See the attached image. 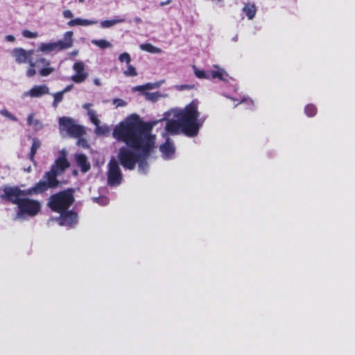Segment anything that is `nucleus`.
I'll use <instances>...</instances> for the list:
<instances>
[{
  "mask_svg": "<svg viewBox=\"0 0 355 355\" xmlns=\"http://www.w3.org/2000/svg\"><path fill=\"white\" fill-rule=\"evenodd\" d=\"M153 128V123L143 121L137 114L129 115L114 127L113 137L126 145L119 148L117 155L125 169L133 170L141 157L153 151L156 137L152 134Z\"/></svg>",
  "mask_w": 355,
  "mask_h": 355,
  "instance_id": "nucleus-1",
  "label": "nucleus"
},
{
  "mask_svg": "<svg viewBox=\"0 0 355 355\" xmlns=\"http://www.w3.org/2000/svg\"><path fill=\"white\" fill-rule=\"evenodd\" d=\"M175 116L177 119H169L166 123L165 130L171 135L183 133L189 137L198 135L207 116L200 118L198 103L193 101L180 110Z\"/></svg>",
  "mask_w": 355,
  "mask_h": 355,
  "instance_id": "nucleus-2",
  "label": "nucleus"
},
{
  "mask_svg": "<svg viewBox=\"0 0 355 355\" xmlns=\"http://www.w3.org/2000/svg\"><path fill=\"white\" fill-rule=\"evenodd\" d=\"M69 166L70 163L67 159V153L64 150H62L60 156L51 166V169L44 173L43 176L44 180L38 182V183L42 184L43 191L45 192L49 189H55L60 187V182L58 180V176L64 173Z\"/></svg>",
  "mask_w": 355,
  "mask_h": 355,
  "instance_id": "nucleus-3",
  "label": "nucleus"
},
{
  "mask_svg": "<svg viewBox=\"0 0 355 355\" xmlns=\"http://www.w3.org/2000/svg\"><path fill=\"white\" fill-rule=\"evenodd\" d=\"M42 183L37 182L32 187L23 190L17 186L5 185L1 189L3 193L0 194V199L18 205L21 200V196L38 195L44 193L42 190Z\"/></svg>",
  "mask_w": 355,
  "mask_h": 355,
  "instance_id": "nucleus-4",
  "label": "nucleus"
},
{
  "mask_svg": "<svg viewBox=\"0 0 355 355\" xmlns=\"http://www.w3.org/2000/svg\"><path fill=\"white\" fill-rule=\"evenodd\" d=\"M74 190L67 189L52 194L48 200L49 208L56 213L67 211L74 202Z\"/></svg>",
  "mask_w": 355,
  "mask_h": 355,
  "instance_id": "nucleus-5",
  "label": "nucleus"
},
{
  "mask_svg": "<svg viewBox=\"0 0 355 355\" xmlns=\"http://www.w3.org/2000/svg\"><path fill=\"white\" fill-rule=\"evenodd\" d=\"M17 212L15 219L25 216L33 217L37 216L41 211V203L37 200L29 198H22L17 205Z\"/></svg>",
  "mask_w": 355,
  "mask_h": 355,
  "instance_id": "nucleus-6",
  "label": "nucleus"
},
{
  "mask_svg": "<svg viewBox=\"0 0 355 355\" xmlns=\"http://www.w3.org/2000/svg\"><path fill=\"white\" fill-rule=\"evenodd\" d=\"M59 124L60 128L66 130L71 137L78 138L85 134L84 128L76 124L71 118L62 116L59 119Z\"/></svg>",
  "mask_w": 355,
  "mask_h": 355,
  "instance_id": "nucleus-7",
  "label": "nucleus"
},
{
  "mask_svg": "<svg viewBox=\"0 0 355 355\" xmlns=\"http://www.w3.org/2000/svg\"><path fill=\"white\" fill-rule=\"evenodd\" d=\"M123 180V175L119 163L114 158L108 164L107 184L111 186L119 185Z\"/></svg>",
  "mask_w": 355,
  "mask_h": 355,
  "instance_id": "nucleus-8",
  "label": "nucleus"
},
{
  "mask_svg": "<svg viewBox=\"0 0 355 355\" xmlns=\"http://www.w3.org/2000/svg\"><path fill=\"white\" fill-rule=\"evenodd\" d=\"M58 219L60 225L73 227L78 223V214L73 210H67L60 212Z\"/></svg>",
  "mask_w": 355,
  "mask_h": 355,
  "instance_id": "nucleus-9",
  "label": "nucleus"
},
{
  "mask_svg": "<svg viewBox=\"0 0 355 355\" xmlns=\"http://www.w3.org/2000/svg\"><path fill=\"white\" fill-rule=\"evenodd\" d=\"M73 69L76 73L71 76V79L74 83H81L87 78L89 74L85 71V65L83 62H76L73 65Z\"/></svg>",
  "mask_w": 355,
  "mask_h": 355,
  "instance_id": "nucleus-10",
  "label": "nucleus"
},
{
  "mask_svg": "<svg viewBox=\"0 0 355 355\" xmlns=\"http://www.w3.org/2000/svg\"><path fill=\"white\" fill-rule=\"evenodd\" d=\"M73 35L72 31H67L64 35L63 40L55 42V50L60 51L72 47L73 44Z\"/></svg>",
  "mask_w": 355,
  "mask_h": 355,
  "instance_id": "nucleus-11",
  "label": "nucleus"
},
{
  "mask_svg": "<svg viewBox=\"0 0 355 355\" xmlns=\"http://www.w3.org/2000/svg\"><path fill=\"white\" fill-rule=\"evenodd\" d=\"M48 94H49V88L46 85H41L33 86L26 93V95L31 98H39Z\"/></svg>",
  "mask_w": 355,
  "mask_h": 355,
  "instance_id": "nucleus-12",
  "label": "nucleus"
},
{
  "mask_svg": "<svg viewBox=\"0 0 355 355\" xmlns=\"http://www.w3.org/2000/svg\"><path fill=\"white\" fill-rule=\"evenodd\" d=\"M35 64H42L43 67L39 71L41 76H48L55 71V69L50 66V61L44 58H37Z\"/></svg>",
  "mask_w": 355,
  "mask_h": 355,
  "instance_id": "nucleus-13",
  "label": "nucleus"
},
{
  "mask_svg": "<svg viewBox=\"0 0 355 355\" xmlns=\"http://www.w3.org/2000/svg\"><path fill=\"white\" fill-rule=\"evenodd\" d=\"M31 51L27 52L24 49H15L12 51V55L15 58V60L17 63H26L31 55Z\"/></svg>",
  "mask_w": 355,
  "mask_h": 355,
  "instance_id": "nucleus-14",
  "label": "nucleus"
},
{
  "mask_svg": "<svg viewBox=\"0 0 355 355\" xmlns=\"http://www.w3.org/2000/svg\"><path fill=\"white\" fill-rule=\"evenodd\" d=\"M159 150L165 159L171 158L175 153V146L169 139H167L166 142L160 146Z\"/></svg>",
  "mask_w": 355,
  "mask_h": 355,
  "instance_id": "nucleus-15",
  "label": "nucleus"
},
{
  "mask_svg": "<svg viewBox=\"0 0 355 355\" xmlns=\"http://www.w3.org/2000/svg\"><path fill=\"white\" fill-rule=\"evenodd\" d=\"M77 165L80 168L83 173H86L90 170L91 166L85 154H78L76 156Z\"/></svg>",
  "mask_w": 355,
  "mask_h": 355,
  "instance_id": "nucleus-16",
  "label": "nucleus"
},
{
  "mask_svg": "<svg viewBox=\"0 0 355 355\" xmlns=\"http://www.w3.org/2000/svg\"><path fill=\"white\" fill-rule=\"evenodd\" d=\"M40 140L38 138H33L31 150L29 154L28 155V158L33 163L35 162V155L37 153V150L40 148Z\"/></svg>",
  "mask_w": 355,
  "mask_h": 355,
  "instance_id": "nucleus-17",
  "label": "nucleus"
},
{
  "mask_svg": "<svg viewBox=\"0 0 355 355\" xmlns=\"http://www.w3.org/2000/svg\"><path fill=\"white\" fill-rule=\"evenodd\" d=\"M97 24V21L95 20H89V19H83L80 18H76L70 20L68 21L67 24L69 26H89Z\"/></svg>",
  "mask_w": 355,
  "mask_h": 355,
  "instance_id": "nucleus-18",
  "label": "nucleus"
},
{
  "mask_svg": "<svg viewBox=\"0 0 355 355\" xmlns=\"http://www.w3.org/2000/svg\"><path fill=\"white\" fill-rule=\"evenodd\" d=\"M243 11L245 13L249 19H252L256 15L257 8L254 3H248L245 4Z\"/></svg>",
  "mask_w": 355,
  "mask_h": 355,
  "instance_id": "nucleus-19",
  "label": "nucleus"
},
{
  "mask_svg": "<svg viewBox=\"0 0 355 355\" xmlns=\"http://www.w3.org/2000/svg\"><path fill=\"white\" fill-rule=\"evenodd\" d=\"M210 76L213 79L218 78L220 80L226 81L228 74L224 69L219 68L218 70L211 71Z\"/></svg>",
  "mask_w": 355,
  "mask_h": 355,
  "instance_id": "nucleus-20",
  "label": "nucleus"
},
{
  "mask_svg": "<svg viewBox=\"0 0 355 355\" xmlns=\"http://www.w3.org/2000/svg\"><path fill=\"white\" fill-rule=\"evenodd\" d=\"M140 49L142 51L150 53H161L162 52V49L153 46L150 43H144L141 44L139 46Z\"/></svg>",
  "mask_w": 355,
  "mask_h": 355,
  "instance_id": "nucleus-21",
  "label": "nucleus"
},
{
  "mask_svg": "<svg viewBox=\"0 0 355 355\" xmlns=\"http://www.w3.org/2000/svg\"><path fill=\"white\" fill-rule=\"evenodd\" d=\"M39 50L42 52L49 53L55 50V42L42 43L39 46Z\"/></svg>",
  "mask_w": 355,
  "mask_h": 355,
  "instance_id": "nucleus-22",
  "label": "nucleus"
},
{
  "mask_svg": "<svg viewBox=\"0 0 355 355\" xmlns=\"http://www.w3.org/2000/svg\"><path fill=\"white\" fill-rule=\"evenodd\" d=\"M124 19L104 20L101 22V26L104 28H110L114 26L116 24L123 23L124 22Z\"/></svg>",
  "mask_w": 355,
  "mask_h": 355,
  "instance_id": "nucleus-23",
  "label": "nucleus"
},
{
  "mask_svg": "<svg viewBox=\"0 0 355 355\" xmlns=\"http://www.w3.org/2000/svg\"><path fill=\"white\" fill-rule=\"evenodd\" d=\"M151 153H149L148 155L144 157H141V159L137 162L139 165V169L140 171H142L144 173L146 172V170L148 169V164L147 162L148 157L150 155Z\"/></svg>",
  "mask_w": 355,
  "mask_h": 355,
  "instance_id": "nucleus-24",
  "label": "nucleus"
},
{
  "mask_svg": "<svg viewBox=\"0 0 355 355\" xmlns=\"http://www.w3.org/2000/svg\"><path fill=\"white\" fill-rule=\"evenodd\" d=\"M92 44L101 49H107L112 46V44L110 42L103 39L92 40Z\"/></svg>",
  "mask_w": 355,
  "mask_h": 355,
  "instance_id": "nucleus-25",
  "label": "nucleus"
},
{
  "mask_svg": "<svg viewBox=\"0 0 355 355\" xmlns=\"http://www.w3.org/2000/svg\"><path fill=\"white\" fill-rule=\"evenodd\" d=\"M304 112L308 116L313 117L317 113V107L313 104H308L304 107Z\"/></svg>",
  "mask_w": 355,
  "mask_h": 355,
  "instance_id": "nucleus-26",
  "label": "nucleus"
},
{
  "mask_svg": "<svg viewBox=\"0 0 355 355\" xmlns=\"http://www.w3.org/2000/svg\"><path fill=\"white\" fill-rule=\"evenodd\" d=\"M157 86H158V85H156V84L146 83L144 85H139V86H136V87H133V90L143 92L144 90L152 89Z\"/></svg>",
  "mask_w": 355,
  "mask_h": 355,
  "instance_id": "nucleus-27",
  "label": "nucleus"
},
{
  "mask_svg": "<svg viewBox=\"0 0 355 355\" xmlns=\"http://www.w3.org/2000/svg\"><path fill=\"white\" fill-rule=\"evenodd\" d=\"M63 92H58L53 94V101L52 105L53 107L56 108L59 103H60L63 99Z\"/></svg>",
  "mask_w": 355,
  "mask_h": 355,
  "instance_id": "nucleus-28",
  "label": "nucleus"
},
{
  "mask_svg": "<svg viewBox=\"0 0 355 355\" xmlns=\"http://www.w3.org/2000/svg\"><path fill=\"white\" fill-rule=\"evenodd\" d=\"M90 121L93 124H94L96 126H98L100 124V120L98 119L96 112L94 110H89L87 112Z\"/></svg>",
  "mask_w": 355,
  "mask_h": 355,
  "instance_id": "nucleus-29",
  "label": "nucleus"
},
{
  "mask_svg": "<svg viewBox=\"0 0 355 355\" xmlns=\"http://www.w3.org/2000/svg\"><path fill=\"white\" fill-rule=\"evenodd\" d=\"M124 75L126 76H135L137 75L136 69L131 64H128L127 70L124 71Z\"/></svg>",
  "mask_w": 355,
  "mask_h": 355,
  "instance_id": "nucleus-30",
  "label": "nucleus"
},
{
  "mask_svg": "<svg viewBox=\"0 0 355 355\" xmlns=\"http://www.w3.org/2000/svg\"><path fill=\"white\" fill-rule=\"evenodd\" d=\"M193 68H194L195 75L197 78H200V79H202V78L208 79L210 78L209 76H208L205 71L199 70L195 66L193 67Z\"/></svg>",
  "mask_w": 355,
  "mask_h": 355,
  "instance_id": "nucleus-31",
  "label": "nucleus"
},
{
  "mask_svg": "<svg viewBox=\"0 0 355 355\" xmlns=\"http://www.w3.org/2000/svg\"><path fill=\"white\" fill-rule=\"evenodd\" d=\"M29 64H30V67L28 68V69L26 71V76L28 77H33L36 73V71L35 69V67L36 64H35V62H33L32 61H29Z\"/></svg>",
  "mask_w": 355,
  "mask_h": 355,
  "instance_id": "nucleus-32",
  "label": "nucleus"
},
{
  "mask_svg": "<svg viewBox=\"0 0 355 355\" xmlns=\"http://www.w3.org/2000/svg\"><path fill=\"white\" fill-rule=\"evenodd\" d=\"M119 60L121 62H126V64H129L130 61H131V58H130V55L128 53H121L120 55H119Z\"/></svg>",
  "mask_w": 355,
  "mask_h": 355,
  "instance_id": "nucleus-33",
  "label": "nucleus"
},
{
  "mask_svg": "<svg viewBox=\"0 0 355 355\" xmlns=\"http://www.w3.org/2000/svg\"><path fill=\"white\" fill-rule=\"evenodd\" d=\"M27 123H28V125H37L40 123V121H39V120L35 119L34 118L33 114H30L27 118Z\"/></svg>",
  "mask_w": 355,
  "mask_h": 355,
  "instance_id": "nucleus-34",
  "label": "nucleus"
},
{
  "mask_svg": "<svg viewBox=\"0 0 355 355\" xmlns=\"http://www.w3.org/2000/svg\"><path fill=\"white\" fill-rule=\"evenodd\" d=\"M22 35L24 37H26V38H35L37 37V33L31 32L28 30H24L22 31Z\"/></svg>",
  "mask_w": 355,
  "mask_h": 355,
  "instance_id": "nucleus-35",
  "label": "nucleus"
},
{
  "mask_svg": "<svg viewBox=\"0 0 355 355\" xmlns=\"http://www.w3.org/2000/svg\"><path fill=\"white\" fill-rule=\"evenodd\" d=\"M0 113L3 116H5L6 117L9 118V119H10L12 121H17V118L15 116H13L10 112H8L6 110H1Z\"/></svg>",
  "mask_w": 355,
  "mask_h": 355,
  "instance_id": "nucleus-36",
  "label": "nucleus"
},
{
  "mask_svg": "<svg viewBox=\"0 0 355 355\" xmlns=\"http://www.w3.org/2000/svg\"><path fill=\"white\" fill-rule=\"evenodd\" d=\"M114 103L116 104V107H123L126 105V102L121 98L114 99Z\"/></svg>",
  "mask_w": 355,
  "mask_h": 355,
  "instance_id": "nucleus-37",
  "label": "nucleus"
},
{
  "mask_svg": "<svg viewBox=\"0 0 355 355\" xmlns=\"http://www.w3.org/2000/svg\"><path fill=\"white\" fill-rule=\"evenodd\" d=\"M63 16L67 19H70L73 17V15L70 10H65L63 11Z\"/></svg>",
  "mask_w": 355,
  "mask_h": 355,
  "instance_id": "nucleus-38",
  "label": "nucleus"
},
{
  "mask_svg": "<svg viewBox=\"0 0 355 355\" xmlns=\"http://www.w3.org/2000/svg\"><path fill=\"white\" fill-rule=\"evenodd\" d=\"M146 95L148 98L152 101L156 100L158 96L157 93H147Z\"/></svg>",
  "mask_w": 355,
  "mask_h": 355,
  "instance_id": "nucleus-39",
  "label": "nucleus"
},
{
  "mask_svg": "<svg viewBox=\"0 0 355 355\" xmlns=\"http://www.w3.org/2000/svg\"><path fill=\"white\" fill-rule=\"evenodd\" d=\"M193 87V85H182L180 86V89L182 90V89H192Z\"/></svg>",
  "mask_w": 355,
  "mask_h": 355,
  "instance_id": "nucleus-40",
  "label": "nucleus"
},
{
  "mask_svg": "<svg viewBox=\"0 0 355 355\" xmlns=\"http://www.w3.org/2000/svg\"><path fill=\"white\" fill-rule=\"evenodd\" d=\"M73 85H67L62 91H61L62 92H63V94L64 93H67L69 91L71 90V89L73 88Z\"/></svg>",
  "mask_w": 355,
  "mask_h": 355,
  "instance_id": "nucleus-41",
  "label": "nucleus"
},
{
  "mask_svg": "<svg viewBox=\"0 0 355 355\" xmlns=\"http://www.w3.org/2000/svg\"><path fill=\"white\" fill-rule=\"evenodd\" d=\"M6 39L8 42H14L15 40V38L13 35H8L6 37Z\"/></svg>",
  "mask_w": 355,
  "mask_h": 355,
  "instance_id": "nucleus-42",
  "label": "nucleus"
},
{
  "mask_svg": "<svg viewBox=\"0 0 355 355\" xmlns=\"http://www.w3.org/2000/svg\"><path fill=\"white\" fill-rule=\"evenodd\" d=\"M172 2V0H166L165 1L160 2V6H164L166 5L170 4Z\"/></svg>",
  "mask_w": 355,
  "mask_h": 355,
  "instance_id": "nucleus-43",
  "label": "nucleus"
},
{
  "mask_svg": "<svg viewBox=\"0 0 355 355\" xmlns=\"http://www.w3.org/2000/svg\"><path fill=\"white\" fill-rule=\"evenodd\" d=\"M91 106H92V104H91V103H85V104H84V105H83V108H84V109H85V110H88V111H89V110H89V107H90Z\"/></svg>",
  "mask_w": 355,
  "mask_h": 355,
  "instance_id": "nucleus-44",
  "label": "nucleus"
},
{
  "mask_svg": "<svg viewBox=\"0 0 355 355\" xmlns=\"http://www.w3.org/2000/svg\"><path fill=\"white\" fill-rule=\"evenodd\" d=\"M94 83L97 86H100L101 85V81L98 78H95L94 80Z\"/></svg>",
  "mask_w": 355,
  "mask_h": 355,
  "instance_id": "nucleus-45",
  "label": "nucleus"
},
{
  "mask_svg": "<svg viewBox=\"0 0 355 355\" xmlns=\"http://www.w3.org/2000/svg\"><path fill=\"white\" fill-rule=\"evenodd\" d=\"M212 1H222L223 0H211Z\"/></svg>",
  "mask_w": 355,
  "mask_h": 355,
  "instance_id": "nucleus-46",
  "label": "nucleus"
},
{
  "mask_svg": "<svg viewBox=\"0 0 355 355\" xmlns=\"http://www.w3.org/2000/svg\"><path fill=\"white\" fill-rule=\"evenodd\" d=\"M135 20H136L137 21H140V19H139V18H137Z\"/></svg>",
  "mask_w": 355,
  "mask_h": 355,
  "instance_id": "nucleus-47",
  "label": "nucleus"
},
{
  "mask_svg": "<svg viewBox=\"0 0 355 355\" xmlns=\"http://www.w3.org/2000/svg\"><path fill=\"white\" fill-rule=\"evenodd\" d=\"M85 0H78L79 2L83 3Z\"/></svg>",
  "mask_w": 355,
  "mask_h": 355,
  "instance_id": "nucleus-48",
  "label": "nucleus"
},
{
  "mask_svg": "<svg viewBox=\"0 0 355 355\" xmlns=\"http://www.w3.org/2000/svg\"><path fill=\"white\" fill-rule=\"evenodd\" d=\"M30 169H31V168L29 167L28 168H27V171H30Z\"/></svg>",
  "mask_w": 355,
  "mask_h": 355,
  "instance_id": "nucleus-49",
  "label": "nucleus"
}]
</instances>
